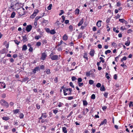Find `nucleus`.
<instances>
[{"label":"nucleus","instance_id":"obj_1","mask_svg":"<svg viewBox=\"0 0 133 133\" xmlns=\"http://www.w3.org/2000/svg\"><path fill=\"white\" fill-rule=\"evenodd\" d=\"M21 8L20 4L18 2L15 3L12 2L11 5L10 9L11 10H16L20 9Z\"/></svg>","mask_w":133,"mask_h":133},{"label":"nucleus","instance_id":"obj_2","mask_svg":"<svg viewBox=\"0 0 133 133\" xmlns=\"http://www.w3.org/2000/svg\"><path fill=\"white\" fill-rule=\"evenodd\" d=\"M0 102L2 105L5 106L6 108H8L9 107V104L8 103L4 100L1 99Z\"/></svg>","mask_w":133,"mask_h":133},{"label":"nucleus","instance_id":"obj_3","mask_svg":"<svg viewBox=\"0 0 133 133\" xmlns=\"http://www.w3.org/2000/svg\"><path fill=\"white\" fill-rule=\"evenodd\" d=\"M47 116L45 113L42 114L41 116L39 118L40 120L42 119L41 122L42 123H44L45 120V119L46 117Z\"/></svg>","mask_w":133,"mask_h":133},{"label":"nucleus","instance_id":"obj_4","mask_svg":"<svg viewBox=\"0 0 133 133\" xmlns=\"http://www.w3.org/2000/svg\"><path fill=\"white\" fill-rule=\"evenodd\" d=\"M20 9V11H18V13L19 16H21L24 15L25 14L24 12L25 9L23 8H21Z\"/></svg>","mask_w":133,"mask_h":133},{"label":"nucleus","instance_id":"obj_5","mask_svg":"<svg viewBox=\"0 0 133 133\" xmlns=\"http://www.w3.org/2000/svg\"><path fill=\"white\" fill-rule=\"evenodd\" d=\"M32 28V27L31 25H28L26 27V30L28 32H29L31 30Z\"/></svg>","mask_w":133,"mask_h":133},{"label":"nucleus","instance_id":"obj_6","mask_svg":"<svg viewBox=\"0 0 133 133\" xmlns=\"http://www.w3.org/2000/svg\"><path fill=\"white\" fill-rule=\"evenodd\" d=\"M47 56L46 54L45 53L43 52L42 54L41 59L43 60H44Z\"/></svg>","mask_w":133,"mask_h":133},{"label":"nucleus","instance_id":"obj_7","mask_svg":"<svg viewBox=\"0 0 133 133\" xmlns=\"http://www.w3.org/2000/svg\"><path fill=\"white\" fill-rule=\"evenodd\" d=\"M58 56L57 55H54L51 56V59L52 60H55L58 59Z\"/></svg>","mask_w":133,"mask_h":133},{"label":"nucleus","instance_id":"obj_8","mask_svg":"<svg viewBox=\"0 0 133 133\" xmlns=\"http://www.w3.org/2000/svg\"><path fill=\"white\" fill-rule=\"evenodd\" d=\"M95 52L94 50L91 49L89 53L91 57H93L94 55Z\"/></svg>","mask_w":133,"mask_h":133},{"label":"nucleus","instance_id":"obj_9","mask_svg":"<svg viewBox=\"0 0 133 133\" xmlns=\"http://www.w3.org/2000/svg\"><path fill=\"white\" fill-rule=\"evenodd\" d=\"M107 121L106 119H104V120L99 125V126L100 127L101 125H102L104 124H106L107 123Z\"/></svg>","mask_w":133,"mask_h":133},{"label":"nucleus","instance_id":"obj_10","mask_svg":"<svg viewBox=\"0 0 133 133\" xmlns=\"http://www.w3.org/2000/svg\"><path fill=\"white\" fill-rule=\"evenodd\" d=\"M102 21L101 20L98 21L96 23V25L98 27H100L101 26Z\"/></svg>","mask_w":133,"mask_h":133},{"label":"nucleus","instance_id":"obj_11","mask_svg":"<svg viewBox=\"0 0 133 133\" xmlns=\"http://www.w3.org/2000/svg\"><path fill=\"white\" fill-rule=\"evenodd\" d=\"M68 89L67 88H64L63 89V93L64 94V95H68V92L66 93V92H68Z\"/></svg>","mask_w":133,"mask_h":133},{"label":"nucleus","instance_id":"obj_12","mask_svg":"<svg viewBox=\"0 0 133 133\" xmlns=\"http://www.w3.org/2000/svg\"><path fill=\"white\" fill-rule=\"evenodd\" d=\"M61 18H59V19H58L57 21V22H56L55 24L57 26H59V25L61 24V23L60 22V21Z\"/></svg>","mask_w":133,"mask_h":133},{"label":"nucleus","instance_id":"obj_13","mask_svg":"<svg viewBox=\"0 0 133 133\" xmlns=\"http://www.w3.org/2000/svg\"><path fill=\"white\" fill-rule=\"evenodd\" d=\"M88 111L89 110L87 108H86L85 109V110H84L82 112H81L84 115H85Z\"/></svg>","mask_w":133,"mask_h":133},{"label":"nucleus","instance_id":"obj_14","mask_svg":"<svg viewBox=\"0 0 133 133\" xmlns=\"http://www.w3.org/2000/svg\"><path fill=\"white\" fill-rule=\"evenodd\" d=\"M27 49V46L25 44L23 45L22 47V50L23 51H25Z\"/></svg>","mask_w":133,"mask_h":133},{"label":"nucleus","instance_id":"obj_15","mask_svg":"<svg viewBox=\"0 0 133 133\" xmlns=\"http://www.w3.org/2000/svg\"><path fill=\"white\" fill-rule=\"evenodd\" d=\"M68 37L66 34H64L63 37V39L64 40L66 41L67 40Z\"/></svg>","mask_w":133,"mask_h":133},{"label":"nucleus","instance_id":"obj_16","mask_svg":"<svg viewBox=\"0 0 133 133\" xmlns=\"http://www.w3.org/2000/svg\"><path fill=\"white\" fill-rule=\"evenodd\" d=\"M62 131L64 133H67V131L66 130V128L65 127L62 128Z\"/></svg>","mask_w":133,"mask_h":133},{"label":"nucleus","instance_id":"obj_17","mask_svg":"<svg viewBox=\"0 0 133 133\" xmlns=\"http://www.w3.org/2000/svg\"><path fill=\"white\" fill-rule=\"evenodd\" d=\"M3 120L5 121H8L10 119V118L8 117H4L2 118Z\"/></svg>","mask_w":133,"mask_h":133},{"label":"nucleus","instance_id":"obj_18","mask_svg":"<svg viewBox=\"0 0 133 133\" xmlns=\"http://www.w3.org/2000/svg\"><path fill=\"white\" fill-rule=\"evenodd\" d=\"M23 40L24 42H25L28 41L26 35L23 37Z\"/></svg>","mask_w":133,"mask_h":133},{"label":"nucleus","instance_id":"obj_19","mask_svg":"<svg viewBox=\"0 0 133 133\" xmlns=\"http://www.w3.org/2000/svg\"><path fill=\"white\" fill-rule=\"evenodd\" d=\"M83 19L82 18L79 22V23L78 24V26H81L83 24Z\"/></svg>","mask_w":133,"mask_h":133},{"label":"nucleus","instance_id":"obj_20","mask_svg":"<svg viewBox=\"0 0 133 133\" xmlns=\"http://www.w3.org/2000/svg\"><path fill=\"white\" fill-rule=\"evenodd\" d=\"M64 104L61 102H59L58 103V105L59 107H62L64 106Z\"/></svg>","mask_w":133,"mask_h":133},{"label":"nucleus","instance_id":"obj_21","mask_svg":"<svg viewBox=\"0 0 133 133\" xmlns=\"http://www.w3.org/2000/svg\"><path fill=\"white\" fill-rule=\"evenodd\" d=\"M19 109H16L13 111V113L14 114H16L19 112Z\"/></svg>","mask_w":133,"mask_h":133},{"label":"nucleus","instance_id":"obj_22","mask_svg":"<svg viewBox=\"0 0 133 133\" xmlns=\"http://www.w3.org/2000/svg\"><path fill=\"white\" fill-rule=\"evenodd\" d=\"M37 14L33 12V14L31 15L30 18H34L36 15Z\"/></svg>","mask_w":133,"mask_h":133},{"label":"nucleus","instance_id":"obj_23","mask_svg":"<svg viewBox=\"0 0 133 133\" xmlns=\"http://www.w3.org/2000/svg\"><path fill=\"white\" fill-rule=\"evenodd\" d=\"M83 57L84 58H85L87 60H88V58L87 57V54L86 53H85L84 54Z\"/></svg>","mask_w":133,"mask_h":133},{"label":"nucleus","instance_id":"obj_24","mask_svg":"<svg viewBox=\"0 0 133 133\" xmlns=\"http://www.w3.org/2000/svg\"><path fill=\"white\" fill-rule=\"evenodd\" d=\"M54 29H52L50 30V34H54L56 33Z\"/></svg>","mask_w":133,"mask_h":133},{"label":"nucleus","instance_id":"obj_25","mask_svg":"<svg viewBox=\"0 0 133 133\" xmlns=\"http://www.w3.org/2000/svg\"><path fill=\"white\" fill-rule=\"evenodd\" d=\"M69 29L71 32L73 30V26L71 25H70L69 26Z\"/></svg>","mask_w":133,"mask_h":133},{"label":"nucleus","instance_id":"obj_26","mask_svg":"<svg viewBox=\"0 0 133 133\" xmlns=\"http://www.w3.org/2000/svg\"><path fill=\"white\" fill-rule=\"evenodd\" d=\"M15 13L14 12H13L11 15V18H14L15 17Z\"/></svg>","mask_w":133,"mask_h":133},{"label":"nucleus","instance_id":"obj_27","mask_svg":"<svg viewBox=\"0 0 133 133\" xmlns=\"http://www.w3.org/2000/svg\"><path fill=\"white\" fill-rule=\"evenodd\" d=\"M91 70L90 71L87 72L86 73V75L87 77L89 76L90 75L91 72Z\"/></svg>","mask_w":133,"mask_h":133},{"label":"nucleus","instance_id":"obj_28","mask_svg":"<svg viewBox=\"0 0 133 133\" xmlns=\"http://www.w3.org/2000/svg\"><path fill=\"white\" fill-rule=\"evenodd\" d=\"M100 90L101 91H104L105 90V89L104 85H102L100 88Z\"/></svg>","mask_w":133,"mask_h":133},{"label":"nucleus","instance_id":"obj_29","mask_svg":"<svg viewBox=\"0 0 133 133\" xmlns=\"http://www.w3.org/2000/svg\"><path fill=\"white\" fill-rule=\"evenodd\" d=\"M130 44V42L129 41H126L125 44L127 46H128Z\"/></svg>","mask_w":133,"mask_h":133},{"label":"nucleus","instance_id":"obj_30","mask_svg":"<svg viewBox=\"0 0 133 133\" xmlns=\"http://www.w3.org/2000/svg\"><path fill=\"white\" fill-rule=\"evenodd\" d=\"M83 105L84 106H86L88 104V102L86 101H83Z\"/></svg>","mask_w":133,"mask_h":133},{"label":"nucleus","instance_id":"obj_31","mask_svg":"<svg viewBox=\"0 0 133 133\" xmlns=\"http://www.w3.org/2000/svg\"><path fill=\"white\" fill-rule=\"evenodd\" d=\"M79 10L78 9H76L75 10V14H78L79 13Z\"/></svg>","mask_w":133,"mask_h":133},{"label":"nucleus","instance_id":"obj_32","mask_svg":"<svg viewBox=\"0 0 133 133\" xmlns=\"http://www.w3.org/2000/svg\"><path fill=\"white\" fill-rule=\"evenodd\" d=\"M89 83L90 85L94 83V81L92 80H90L89 81Z\"/></svg>","mask_w":133,"mask_h":133},{"label":"nucleus","instance_id":"obj_33","mask_svg":"<svg viewBox=\"0 0 133 133\" xmlns=\"http://www.w3.org/2000/svg\"><path fill=\"white\" fill-rule=\"evenodd\" d=\"M28 77H26L22 79V82H25L26 81L28 80Z\"/></svg>","mask_w":133,"mask_h":133},{"label":"nucleus","instance_id":"obj_34","mask_svg":"<svg viewBox=\"0 0 133 133\" xmlns=\"http://www.w3.org/2000/svg\"><path fill=\"white\" fill-rule=\"evenodd\" d=\"M42 17L41 16H37L36 18H35V21H37V20H38L39 18H41Z\"/></svg>","mask_w":133,"mask_h":133},{"label":"nucleus","instance_id":"obj_35","mask_svg":"<svg viewBox=\"0 0 133 133\" xmlns=\"http://www.w3.org/2000/svg\"><path fill=\"white\" fill-rule=\"evenodd\" d=\"M111 52V51L110 50H107L105 52V54L106 55H107L108 53H110Z\"/></svg>","mask_w":133,"mask_h":133},{"label":"nucleus","instance_id":"obj_36","mask_svg":"<svg viewBox=\"0 0 133 133\" xmlns=\"http://www.w3.org/2000/svg\"><path fill=\"white\" fill-rule=\"evenodd\" d=\"M96 86L97 88H100L101 86V84L100 83H98L96 85Z\"/></svg>","mask_w":133,"mask_h":133},{"label":"nucleus","instance_id":"obj_37","mask_svg":"<svg viewBox=\"0 0 133 133\" xmlns=\"http://www.w3.org/2000/svg\"><path fill=\"white\" fill-rule=\"evenodd\" d=\"M24 115L22 113H21L19 116V117L21 119L23 118L24 117Z\"/></svg>","mask_w":133,"mask_h":133},{"label":"nucleus","instance_id":"obj_38","mask_svg":"<svg viewBox=\"0 0 133 133\" xmlns=\"http://www.w3.org/2000/svg\"><path fill=\"white\" fill-rule=\"evenodd\" d=\"M41 37V36H35V39L38 40Z\"/></svg>","mask_w":133,"mask_h":133},{"label":"nucleus","instance_id":"obj_39","mask_svg":"<svg viewBox=\"0 0 133 133\" xmlns=\"http://www.w3.org/2000/svg\"><path fill=\"white\" fill-rule=\"evenodd\" d=\"M127 59L126 57L125 56H124L123 57L122 59L121 60V62H123V61L126 60Z\"/></svg>","mask_w":133,"mask_h":133},{"label":"nucleus","instance_id":"obj_40","mask_svg":"<svg viewBox=\"0 0 133 133\" xmlns=\"http://www.w3.org/2000/svg\"><path fill=\"white\" fill-rule=\"evenodd\" d=\"M91 98L94 99L95 98V96L94 94H92L91 97Z\"/></svg>","mask_w":133,"mask_h":133},{"label":"nucleus","instance_id":"obj_41","mask_svg":"<svg viewBox=\"0 0 133 133\" xmlns=\"http://www.w3.org/2000/svg\"><path fill=\"white\" fill-rule=\"evenodd\" d=\"M29 51L31 52H32L33 51V48L32 47H30L29 49Z\"/></svg>","mask_w":133,"mask_h":133},{"label":"nucleus","instance_id":"obj_42","mask_svg":"<svg viewBox=\"0 0 133 133\" xmlns=\"http://www.w3.org/2000/svg\"><path fill=\"white\" fill-rule=\"evenodd\" d=\"M77 78L75 76H72L71 77V79L72 81H74L77 79Z\"/></svg>","mask_w":133,"mask_h":133},{"label":"nucleus","instance_id":"obj_43","mask_svg":"<svg viewBox=\"0 0 133 133\" xmlns=\"http://www.w3.org/2000/svg\"><path fill=\"white\" fill-rule=\"evenodd\" d=\"M99 59H100V62H102V63H104V61L103 59V58L102 57H100Z\"/></svg>","mask_w":133,"mask_h":133},{"label":"nucleus","instance_id":"obj_44","mask_svg":"<svg viewBox=\"0 0 133 133\" xmlns=\"http://www.w3.org/2000/svg\"><path fill=\"white\" fill-rule=\"evenodd\" d=\"M113 30L115 32L117 33H118L119 32V31L116 30V28H113Z\"/></svg>","mask_w":133,"mask_h":133},{"label":"nucleus","instance_id":"obj_45","mask_svg":"<svg viewBox=\"0 0 133 133\" xmlns=\"http://www.w3.org/2000/svg\"><path fill=\"white\" fill-rule=\"evenodd\" d=\"M45 29L46 32H47L48 33L50 32V30L49 28H45Z\"/></svg>","mask_w":133,"mask_h":133},{"label":"nucleus","instance_id":"obj_46","mask_svg":"<svg viewBox=\"0 0 133 133\" xmlns=\"http://www.w3.org/2000/svg\"><path fill=\"white\" fill-rule=\"evenodd\" d=\"M68 89V91H69V92H68V95H70L71 94V92L72 91V89L71 88Z\"/></svg>","mask_w":133,"mask_h":133},{"label":"nucleus","instance_id":"obj_47","mask_svg":"<svg viewBox=\"0 0 133 133\" xmlns=\"http://www.w3.org/2000/svg\"><path fill=\"white\" fill-rule=\"evenodd\" d=\"M39 12V10L38 9H36L34 10V12L36 14H37Z\"/></svg>","mask_w":133,"mask_h":133},{"label":"nucleus","instance_id":"obj_48","mask_svg":"<svg viewBox=\"0 0 133 133\" xmlns=\"http://www.w3.org/2000/svg\"><path fill=\"white\" fill-rule=\"evenodd\" d=\"M67 99L69 100H71L73 99L74 97L73 96H70L67 97Z\"/></svg>","mask_w":133,"mask_h":133},{"label":"nucleus","instance_id":"obj_49","mask_svg":"<svg viewBox=\"0 0 133 133\" xmlns=\"http://www.w3.org/2000/svg\"><path fill=\"white\" fill-rule=\"evenodd\" d=\"M82 81V79L81 78H79L78 79V83H79Z\"/></svg>","mask_w":133,"mask_h":133},{"label":"nucleus","instance_id":"obj_50","mask_svg":"<svg viewBox=\"0 0 133 133\" xmlns=\"http://www.w3.org/2000/svg\"><path fill=\"white\" fill-rule=\"evenodd\" d=\"M62 20L61 21V22L62 23H63L65 21V17L63 15L62 16Z\"/></svg>","mask_w":133,"mask_h":133},{"label":"nucleus","instance_id":"obj_51","mask_svg":"<svg viewBox=\"0 0 133 133\" xmlns=\"http://www.w3.org/2000/svg\"><path fill=\"white\" fill-rule=\"evenodd\" d=\"M108 95V93L105 92L104 93V96L105 97V98H107Z\"/></svg>","mask_w":133,"mask_h":133},{"label":"nucleus","instance_id":"obj_52","mask_svg":"<svg viewBox=\"0 0 133 133\" xmlns=\"http://www.w3.org/2000/svg\"><path fill=\"white\" fill-rule=\"evenodd\" d=\"M41 43L40 42H37L36 43V45L37 46H39L41 45Z\"/></svg>","mask_w":133,"mask_h":133},{"label":"nucleus","instance_id":"obj_53","mask_svg":"<svg viewBox=\"0 0 133 133\" xmlns=\"http://www.w3.org/2000/svg\"><path fill=\"white\" fill-rule=\"evenodd\" d=\"M78 83V84L79 86L80 87H81L83 85V83L79 82V83Z\"/></svg>","mask_w":133,"mask_h":133},{"label":"nucleus","instance_id":"obj_54","mask_svg":"<svg viewBox=\"0 0 133 133\" xmlns=\"http://www.w3.org/2000/svg\"><path fill=\"white\" fill-rule=\"evenodd\" d=\"M60 11H61V12L59 13V15L60 16L62 15L64 13V11L63 10H61Z\"/></svg>","mask_w":133,"mask_h":133},{"label":"nucleus","instance_id":"obj_55","mask_svg":"<svg viewBox=\"0 0 133 133\" xmlns=\"http://www.w3.org/2000/svg\"><path fill=\"white\" fill-rule=\"evenodd\" d=\"M70 86L72 87V88H74V85L73 83L72 82H70Z\"/></svg>","mask_w":133,"mask_h":133},{"label":"nucleus","instance_id":"obj_56","mask_svg":"<svg viewBox=\"0 0 133 133\" xmlns=\"http://www.w3.org/2000/svg\"><path fill=\"white\" fill-rule=\"evenodd\" d=\"M132 103L133 102H130V103L129 104V106L130 107H132L133 106Z\"/></svg>","mask_w":133,"mask_h":133},{"label":"nucleus","instance_id":"obj_57","mask_svg":"<svg viewBox=\"0 0 133 133\" xmlns=\"http://www.w3.org/2000/svg\"><path fill=\"white\" fill-rule=\"evenodd\" d=\"M108 75V74L107 73V72L106 73V78H107V79H109L110 78L109 76Z\"/></svg>","mask_w":133,"mask_h":133},{"label":"nucleus","instance_id":"obj_58","mask_svg":"<svg viewBox=\"0 0 133 133\" xmlns=\"http://www.w3.org/2000/svg\"><path fill=\"white\" fill-rule=\"evenodd\" d=\"M2 97L3 98H4L6 97V94H3L2 95Z\"/></svg>","mask_w":133,"mask_h":133},{"label":"nucleus","instance_id":"obj_59","mask_svg":"<svg viewBox=\"0 0 133 133\" xmlns=\"http://www.w3.org/2000/svg\"><path fill=\"white\" fill-rule=\"evenodd\" d=\"M78 117L79 118H81L83 117V116L82 114H79L78 115Z\"/></svg>","mask_w":133,"mask_h":133},{"label":"nucleus","instance_id":"obj_60","mask_svg":"<svg viewBox=\"0 0 133 133\" xmlns=\"http://www.w3.org/2000/svg\"><path fill=\"white\" fill-rule=\"evenodd\" d=\"M112 45L114 46H117V45L116 43L115 42H113L112 43Z\"/></svg>","mask_w":133,"mask_h":133},{"label":"nucleus","instance_id":"obj_61","mask_svg":"<svg viewBox=\"0 0 133 133\" xmlns=\"http://www.w3.org/2000/svg\"><path fill=\"white\" fill-rule=\"evenodd\" d=\"M34 69L36 71H38L39 70V68L38 67H36Z\"/></svg>","mask_w":133,"mask_h":133},{"label":"nucleus","instance_id":"obj_62","mask_svg":"<svg viewBox=\"0 0 133 133\" xmlns=\"http://www.w3.org/2000/svg\"><path fill=\"white\" fill-rule=\"evenodd\" d=\"M14 58H15L17 57V54H14L12 56Z\"/></svg>","mask_w":133,"mask_h":133},{"label":"nucleus","instance_id":"obj_63","mask_svg":"<svg viewBox=\"0 0 133 133\" xmlns=\"http://www.w3.org/2000/svg\"><path fill=\"white\" fill-rule=\"evenodd\" d=\"M14 125L15 126H17L18 125V123L17 121L15 122H14Z\"/></svg>","mask_w":133,"mask_h":133},{"label":"nucleus","instance_id":"obj_64","mask_svg":"<svg viewBox=\"0 0 133 133\" xmlns=\"http://www.w3.org/2000/svg\"><path fill=\"white\" fill-rule=\"evenodd\" d=\"M132 31L131 30V29H129L127 31V32L129 34L131 32H132Z\"/></svg>","mask_w":133,"mask_h":133}]
</instances>
